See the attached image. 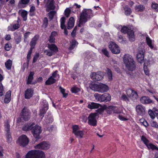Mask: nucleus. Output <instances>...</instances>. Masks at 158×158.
<instances>
[{
  "mask_svg": "<svg viewBox=\"0 0 158 158\" xmlns=\"http://www.w3.org/2000/svg\"><path fill=\"white\" fill-rule=\"evenodd\" d=\"M150 61L147 60H145L144 63L143 69H148V66L149 64Z\"/></svg>",
  "mask_w": 158,
  "mask_h": 158,
  "instance_id": "59",
  "label": "nucleus"
},
{
  "mask_svg": "<svg viewBox=\"0 0 158 158\" xmlns=\"http://www.w3.org/2000/svg\"><path fill=\"white\" fill-rule=\"evenodd\" d=\"M17 23L11 25L10 26L8 27V29L9 30L13 31L17 29L19 27V24L18 21H17Z\"/></svg>",
  "mask_w": 158,
  "mask_h": 158,
  "instance_id": "28",
  "label": "nucleus"
},
{
  "mask_svg": "<svg viewBox=\"0 0 158 158\" xmlns=\"http://www.w3.org/2000/svg\"><path fill=\"white\" fill-rule=\"evenodd\" d=\"M34 93V90L32 89L29 88L27 89L25 92V98L27 99H29L31 98Z\"/></svg>",
  "mask_w": 158,
  "mask_h": 158,
  "instance_id": "21",
  "label": "nucleus"
},
{
  "mask_svg": "<svg viewBox=\"0 0 158 158\" xmlns=\"http://www.w3.org/2000/svg\"><path fill=\"white\" fill-rule=\"evenodd\" d=\"M27 12L25 10H23L21 13V16L23 18L24 21H26L27 18Z\"/></svg>",
  "mask_w": 158,
  "mask_h": 158,
  "instance_id": "41",
  "label": "nucleus"
},
{
  "mask_svg": "<svg viewBox=\"0 0 158 158\" xmlns=\"http://www.w3.org/2000/svg\"><path fill=\"white\" fill-rule=\"evenodd\" d=\"M100 108H99L98 109L95 113H94V114H97V116L98 117L99 114H101L104 111V109L101 106Z\"/></svg>",
  "mask_w": 158,
  "mask_h": 158,
  "instance_id": "43",
  "label": "nucleus"
},
{
  "mask_svg": "<svg viewBox=\"0 0 158 158\" xmlns=\"http://www.w3.org/2000/svg\"><path fill=\"white\" fill-rule=\"evenodd\" d=\"M94 96L96 100L100 102H102V95L95 94Z\"/></svg>",
  "mask_w": 158,
  "mask_h": 158,
  "instance_id": "42",
  "label": "nucleus"
},
{
  "mask_svg": "<svg viewBox=\"0 0 158 158\" xmlns=\"http://www.w3.org/2000/svg\"><path fill=\"white\" fill-rule=\"evenodd\" d=\"M31 131L34 137L37 139L40 138V135L42 131L41 127L40 126L36 125L34 127L32 126Z\"/></svg>",
  "mask_w": 158,
  "mask_h": 158,
  "instance_id": "6",
  "label": "nucleus"
},
{
  "mask_svg": "<svg viewBox=\"0 0 158 158\" xmlns=\"http://www.w3.org/2000/svg\"><path fill=\"white\" fill-rule=\"evenodd\" d=\"M48 49L44 51V53L48 56H51L55 55L58 52L57 46L54 44H48Z\"/></svg>",
  "mask_w": 158,
  "mask_h": 158,
  "instance_id": "5",
  "label": "nucleus"
},
{
  "mask_svg": "<svg viewBox=\"0 0 158 158\" xmlns=\"http://www.w3.org/2000/svg\"><path fill=\"white\" fill-rule=\"evenodd\" d=\"M118 40L119 42L125 44L126 43V38L122 35L118 34Z\"/></svg>",
  "mask_w": 158,
  "mask_h": 158,
  "instance_id": "33",
  "label": "nucleus"
},
{
  "mask_svg": "<svg viewBox=\"0 0 158 158\" xmlns=\"http://www.w3.org/2000/svg\"><path fill=\"white\" fill-rule=\"evenodd\" d=\"M50 147V145L48 143L44 141L35 146V148L43 150H47Z\"/></svg>",
  "mask_w": 158,
  "mask_h": 158,
  "instance_id": "15",
  "label": "nucleus"
},
{
  "mask_svg": "<svg viewBox=\"0 0 158 158\" xmlns=\"http://www.w3.org/2000/svg\"><path fill=\"white\" fill-rule=\"evenodd\" d=\"M102 102H106L110 100V96L108 93H104L102 94Z\"/></svg>",
  "mask_w": 158,
  "mask_h": 158,
  "instance_id": "30",
  "label": "nucleus"
},
{
  "mask_svg": "<svg viewBox=\"0 0 158 158\" xmlns=\"http://www.w3.org/2000/svg\"><path fill=\"white\" fill-rule=\"evenodd\" d=\"M147 147L149 150L152 149V150H158V148L153 144L149 143Z\"/></svg>",
  "mask_w": 158,
  "mask_h": 158,
  "instance_id": "39",
  "label": "nucleus"
},
{
  "mask_svg": "<svg viewBox=\"0 0 158 158\" xmlns=\"http://www.w3.org/2000/svg\"><path fill=\"white\" fill-rule=\"evenodd\" d=\"M11 47H12L10 44H5L4 49L6 50L9 51Z\"/></svg>",
  "mask_w": 158,
  "mask_h": 158,
  "instance_id": "58",
  "label": "nucleus"
},
{
  "mask_svg": "<svg viewBox=\"0 0 158 158\" xmlns=\"http://www.w3.org/2000/svg\"><path fill=\"white\" fill-rule=\"evenodd\" d=\"M152 8L154 9L156 12L158 11V4L155 2H152Z\"/></svg>",
  "mask_w": 158,
  "mask_h": 158,
  "instance_id": "52",
  "label": "nucleus"
},
{
  "mask_svg": "<svg viewBox=\"0 0 158 158\" xmlns=\"http://www.w3.org/2000/svg\"><path fill=\"white\" fill-rule=\"evenodd\" d=\"M126 93L129 98L132 100L137 99L138 97L137 92L131 89H128L126 90Z\"/></svg>",
  "mask_w": 158,
  "mask_h": 158,
  "instance_id": "11",
  "label": "nucleus"
},
{
  "mask_svg": "<svg viewBox=\"0 0 158 158\" xmlns=\"http://www.w3.org/2000/svg\"><path fill=\"white\" fill-rule=\"evenodd\" d=\"M30 0H21L19 3L21 4H26L29 2Z\"/></svg>",
  "mask_w": 158,
  "mask_h": 158,
  "instance_id": "63",
  "label": "nucleus"
},
{
  "mask_svg": "<svg viewBox=\"0 0 158 158\" xmlns=\"http://www.w3.org/2000/svg\"><path fill=\"white\" fill-rule=\"evenodd\" d=\"M101 105L94 102H89L88 103L87 107L90 109H94L99 108Z\"/></svg>",
  "mask_w": 158,
  "mask_h": 158,
  "instance_id": "25",
  "label": "nucleus"
},
{
  "mask_svg": "<svg viewBox=\"0 0 158 158\" xmlns=\"http://www.w3.org/2000/svg\"><path fill=\"white\" fill-rule=\"evenodd\" d=\"M4 93L3 86L1 82H0V96L3 95Z\"/></svg>",
  "mask_w": 158,
  "mask_h": 158,
  "instance_id": "57",
  "label": "nucleus"
},
{
  "mask_svg": "<svg viewBox=\"0 0 158 158\" xmlns=\"http://www.w3.org/2000/svg\"><path fill=\"white\" fill-rule=\"evenodd\" d=\"M140 122L142 123L143 124L145 127H147L148 126V122L144 119H141Z\"/></svg>",
  "mask_w": 158,
  "mask_h": 158,
  "instance_id": "61",
  "label": "nucleus"
},
{
  "mask_svg": "<svg viewBox=\"0 0 158 158\" xmlns=\"http://www.w3.org/2000/svg\"><path fill=\"white\" fill-rule=\"evenodd\" d=\"M125 14L127 15H130L131 13V9L129 7V6L128 5L125 6L124 7Z\"/></svg>",
  "mask_w": 158,
  "mask_h": 158,
  "instance_id": "36",
  "label": "nucleus"
},
{
  "mask_svg": "<svg viewBox=\"0 0 158 158\" xmlns=\"http://www.w3.org/2000/svg\"><path fill=\"white\" fill-rule=\"evenodd\" d=\"M56 13V12L55 10L50 11L48 14L49 18L51 20L52 19Z\"/></svg>",
  "mask_w": 158,
  "mask_h": 158,
  "instance_id": "47",
  "label": "nucleus"
},
{
  "mask_svg": "<svg viewBox=\"0 0 158 158\" xmlns=\"http://www.w3.org/2000/svg\"><path fill=\"white\" fill-rule=\"evenodd\" d=\"M98 84L92 83H90L89 85V87L91 89L96 91H98Z\"/></svg>",
  "mask_w": 158,
  "mask_h": 158,
  "instance_id": "38",
  "label": "nucleus"
},
{
  "mask_svg": "<svg viewBox=\"0 0 158 158\" xmlns=\"http://www.w3.org/2000/svg\"><path fill=\"white\" fill-rule=\"evenodd\" d=\"M107 112L110 114L112 113H118V108L113 106H108L106 109Z\"/></svg>",
  "mask_w": 158,
  "mask_h": 158,
  "instance_id": "19",
  "label": "nucleus"
},
{
  "mask_svg": "<svg viewBox=\"0 0 158 158\" xmlns=\"http://www.w3.org/2000/svg\"><path fill=\"white\" fill-rule=\"evenodd\" d=\"M124 63L127 69H135L136 67L135 62L132 56L128 54H125L123 57Z\"/></svg>",
  "mask_w": 158,
  "mask_h": 158,
  "instance_id": "2",
  "label": "nucleus"
},
{
  "mask_svg": "<svg viewBox=\"0 0 158 158\" xmlns=\"http://www.w3.org/2000/svg\"><path fill=\"white\" fill-rule=\"evenodd\" d=\"M31 34V32L28 31L24 33L23 35L24 41L26 43L27 39L29 35Z\"/></svg>",
  "mask_w": 158,
  "mask_h": 158,
  "instance_id": "53",
  "label": "nucleus"
},
{
  "mask_svg": "<svg viewBox=\"0 0 158 158\" xmlns=\"http://www.w3.org/2000/svg\"><path fill=\"white\" fill-rule=\"evenodd\" d=\"M71 10L69 8H66L64 10V15L66 17H68L71 13Z\"/></svg>",
  "mask_w": 158,
  "mask_h": 158,
  "instance_id": "49",
  "label": "nucleus"
},
{
  "mask_svg": "<svg viewBox=\"0 0 158 158\" xmlns=\"http://www.w3.org/2000/svg\"><path fill=\"white\" fill-rule=\"evenodd\" d=\"M25 158H45V154L41 151L31 150L27 153Z\"/></svg>",
  "mask_w": 158,
  "mask_h": 158,
  "instance_id": "4",
  "label": "nucleus"
},
{
  "mask_svg": "<svg viewBox=\"0 0 158 158\" xmlns=\"http://www.w3.org/2000/svg\"><path fill=\"white\" fill-rule=\"evenodd\" d=\"M146 40L147 44L151 49H153V46L152 44V40L148 36L146 37Z\"/></svg>",
  "mask_w": 158,
  "mask_h": 158,
  "instance_id": "37",
  "label": "nucleus"
},
{
  "mask_svg": "<svg viewBox=\"0 0 158 158\" xmlns=\"http://www.w3.org/2000/svg\"><path fill=\"white\" fill-rule=\"evenodd\" d=\"M5 130L6 131V139L8 142L10 143L12 141V139L10 130V125L8 122L5 125Z\"/></svg>",
  "mask_w": 158,
  "mask_h": 158,
  "instance_id": "14",
  "label": "nucleus"
},
{
  "mask_svg": "<svg viewBox=\"0 0 158 158\" xmlns=\"http://www.w3.org/2000/svg\"><path fill=\"white\" fill-rule=\"evenodd\" d=\"M141 102L144 104H147L152 102V101L150 98L147 96H143L140 99Z\"/></svg>",
  "mask_w": 158,
  "mask_h": 158,
  "instance_id": "22",
  "label": "nucleus"
},
{
  "mask_svg": "<svg viewBox=\"0 0 158 158\" xmlns=\"http://www.w3.org/2000/svg\"><path fill=\"white\" fill-rule=\"evenodd\" d=\"M102 52L103 54L108 58L110 57L109 53L106 48H103L102 50Z\"/></svg>",
  "mask_w": 158,
  "mask_h": 158,
  "instance_id": "45",
  "label": "nucleus"
},
{
  "mask_svg": "<svg viewBox=\"0 0 158 158\" xmlns=\"http://www.w3.org/2000/svg\"><path fill=\"white\" fill-rule=\"evenodd\" d=\"M70 43L71 44L69 48V50H73L75 47L76 44H78L76 40L75 39L72 40Z\"/></svg>",
  "mask_w": 158,
  "mask_h": 158,
  "instance_id": "35",
  "label": "nucleus"
},
{
  "mask_svg": "<svg viewBox=\"0 0 158 158\" xmlns=\"http://www.w3.org/2000/svg\"><path fill=\"white\" fill-rule=\"evenodd\" d=\"M154 114L155 117H156L158 119V110L156 109H153Z\"/></svg>",
  "mask_w": 158,
  "mask_h": 158,
  "instance_id": "64",
  "label": "nucleus"
},
{
  "mask_svg": "<svg viewBox=\"0 0 158 158\" xmlns=\"http://www.w3.org/2000/svg\"><path fill=\"white\" fill-rule=\"evenodd\" d=\"M22 118L25 121H27L30 118V114L28 109L24 108L21 113Z\"/></svg>",
  "mask_w": 158,
  "mask_h": 158,
  "instance_id": "16",
  "label": "nucleus"
},
{
  "mask_svg": "<svg viewBox=\"0 0 158 158\" xmlns=\"http://www.w3.org/2000/svg\"><path fill=\"white\" fill-rule=\"evenodd\" d=\"M58 71L57 70H56L52 74V77L53 78H59V75L57 73V72Z\"/></svg>",
  "mask_w": 158,
  "mask_h": 158,
  "instance_id": "62",
  "label": "nucleus"
},
{
  "mask_svg": "<svg viewBox=\"0 0 158 158\" xmlns=\"http://www.w3.org/2000/svg\"><path fill=\"white\" fill-rule=\"evenodd\" d=\"M12 65V61L10 60H8L5 63V65L7 69H10Z\"/></svg>",
  "mask_w": 158,
  "mask_h": 158,
  "instance_id": "40",
  "label": "nucleus"
},
{
  "mask_svg": "<svg viewBox=\"0 0 158 158\" xmlns=\"http://www.w3.org/2000/svg\"><path fill=\"white\" fill-rule=\"evenodd\" d=\"M56 80L52 76L49 77L47 80L45 82V84L46 85H50L56 82Z\"/></svg>",
  "mask_w": 158,
  "mask_h": 158,
  "instance_id": "32",
  "label": "nucleus"
},
{
  "mask_svg": "<svg viewBox=\"0 0 158 158\" xmlns=\"http://www.w3.org/2000/svg\"><path fill=\"white\" fill-rule=\"evenodd\" d=\"M133 29L132 26H130L127 27L126 26H124L121 29V31L124 34L127 33L129 40L131 41H133L135 39Z\"/></svg>",
  "mask_w": 158,
  "mask_h": 158,
  "instance_id": "3",
  "label": "nucleus"
},
{
  "mask_svg": "<svg viewBox=\"0 0 158 158\" xmlns=\"http://www.w3.org/2000/svg\"><path fill=\"white\" fill-rule=\"evenodd\" d=\"M107 76L109 80H112V74L110 70H108L107 72Z\"/></svg>",
  "mask_w": 158,
  "mask_h": 158,
  "instance_id": "56",
  "label": "nucleus"
},
{
  "mask_svg": "<svg viewBox=\"0 0 158 158\" xmlns=\"http://www.w3.org/2000/svg\"><path fill=\"white\" fill-rule=\"evenodd\" d=\"M39 38V36L38 35H35L32 39L30 42V47L35 48V45L36 44Z\"/></svg>",
  "mask_w": 158,
  "mask_h": 158,
  "instance_id": "24",
  "label": "nucleus"
},
{
  "mask_svg": "<svg viewBox=\"0 0 158 158\" xmlns=\"http://www.w3.org/2000/svg\"><path fill=\"white\" fill-rule=\"evenodd\" d=\"M74 23L70 22H68L67 29H72L74 26Z\"/></svg>",
  "mask_w": 158,
  "mask_h": 158,
  "instance_id": "60",
  "label": "nucleus"
},
{
  "mask_svg": "<svg viewBox=\"0 0 158 158\" xmlns=\"http://www.w3.org/2000/svg\"><path fill=\"white\" fill-rule=\"evenodd\" d=\"M14 38L15 41L16 43L18 44L21 40L22 35L19 32H15L14 33Z\"/></svg>",
  "mask_w": 158,
  "mask_h": 158,
  "instance_id": "23",
  "label": "nucleus"
},
{
  "mask_svg": "<svg viewBox=\"0 0 158 158\" xmlns=\"http://www.w3.org/2000/svg\"><path fill=\"white\" fill-rule=\"evenodd\" d=\"M40 56L39 53H36L35 55L34 56L33 58V63H35L38 60Z\"/></svg>",
  "mask_w": 158,
  "mask_h": 158,
  "instance_id": "55",
  "label": "nucleus"
},
{
  "mask_svg": "<svg viewBox=\"0 0 158 158\" xmlns=\"http://www.w3.org/2000/svg\"><path fill=\"white\" fill-rule=\"evenodd\" d=\"M97 114L92 113L90 114L88 117V123L89 124L94 126H96L97 125V121L96 118Z\"/></svg>",
  "mask_w": 158,
  "mask_h": 158,
  "instance_id": "10",
  "label": "nucleus"
},
{
  "mask_svg": "<svg viewBox=\"0 0 158 158\" xmlns=\"http://www.w3.org/2000/svg\"><path fill=\"white\" fill-rule=\"evenodd\" d=\"M48 18L46 17H44L43 19L42 27L44 28H46L48 26Z\"/></svg>",
  "mask_w": 158,
  "mask_h": 158,
  "instance_id": "44",
  "label": "nucleus"
},
{
  "mask_svg": "<svg viewBox=\"0 0 158 158\" xmlns=\"http://www.w3.org/2000/svg\"><path fill=\"white\" fill-rule=\"evenodd\" d=\"M33 125L30 123L25 124L23 127L22 130L24 131H28L31 130Z\"/></svg>",
  "mask_w": 158,
  "mask_h": 158,
  "instance_id": "31",
  "label": "nucleus"
},
{
  "mask_svg": "<svg viewBox=\"0 0 158 158\" xmlns=\"http://www.w3.org/2000/svg\"><path fill=\"white\" fill-rule=\"evenodd\" d=\"M57 34V33L56 31H53L51 32L48 39V41L49 43H55V37L56 36Z\"/></svg>",
  "mask_w": 158,
  "mask_h": 158,
  "instance_id": "26",
  "label": "nucleus"
},
{
  "mask_svg": "<svg viewBox=\"0 0 158 158\" xmlns=\"http://www.w3.org/2000/svg\"><path fill=\"white\" fill-rule=\"evenodd\" d=\"M34 73L33 72H31L28 77V78L27 80V84L29 85L31 84L32 80L33 78V76Z\"/></svg>",
  "mask_w": 158,
  "mask_h": 158,
  "instance_id": "34",
  "label": "nucleus"
},
{
  "mask_svg": "<svg viewBox=\"0 0 158 158\" xmlns=\"http://www.w3.org/2000/svg\"><path fill=\"white\" fill-rule=\"evenodd\" d=\"M45 101V104L44 105L43 108L41 109L40 111V115L42 117V118L44 117V115L45 114L48 109V104L46 101Z\"/></svg>",
  "mask_w": 158,
  "mask_h": 158,
  "instance_id": "27",
  "label": "nucleus"
},
{
  "mask_svg": "<svg viewBox=\"0 0 158 158\" xmlns=\"http://www.w3.org/2000/svg\"><path fill=\"white\" fill-rule=\"evenodd\" d=\"M145 9L144 7L142 5H139L135 7L136 10L138 11L141 12L143 11Z\"/></svg>",
  "mask_w": 158,
  "mask_h": 158,
  "instance_id": "48",
  "label": "nucleus"
},
{
  "mask_svg": "<svg viewBox=\"0 0 158 158\" xmlns=\"http://www.w3.org/2000/svg\"><path fill=\"white\" fill-rule=\"evenodd\" d=\"M136 110L138 114L143 116L145 113V108L141 105H138L136 106Z\"/></svg>",
  "mask_w": 158,
  "mask_h": 158,
  "instance_id": "17",
  "label": "nucleus"
},
{
  "mask_svg": "<svg viewBox=\"0 0 158 158\" xmlns=\"http://www.w3.org/2000/svg\"><path fill=\"white\" fill-rule=\"evenodd\" d=\"M103 72L99 71L97 73H92L90 75V77L95 81H100L103 78Z\"/></svg>",
  "mask_w": 158,
  "mask_h": 158,
  "instance_id": "13",
  "label": "nucleus"
},
{
  "mask_svg": "<svg viewBox=\"0 0 158 158\" xmlns=\"http://www.w3.org/2000/svg\"><path fill=\"white\" fill-rule=\"evenodd\" d=\"M11 92L10 91H8L6 93L4 100V102L5 103H8L10 102L11 100Z\"/></svg>",
  "mask_w": 158,
  "mask_h": 158,
  "instance_id": "29",
  "label": "nucleus"
},
{
  "mask_svg": "<svg viewBox=\"0 0 158 158\" xmlns=\"http://www.w3.org/2000/svg\"><path fill=\"white\" fill-rule=\"evenodd\" d=\"M54 3V0H47L46 4L47 11L49 12L50 10H53L55 9Z\"/></svg>",
  "mask_w": 158,
  "mask_h": 158,
  "instance_id": "18",
  "label": "nucleus"
},
{
  "mask_svg": "<svg viewBox=\"0 0 158 158\" xmlns=\"http://www.w3.org/2000/svg\"><path fill=\"white\" fill-rule=\"evenodd\" d=\"M108 89L109 88L108 86L102 83H100L98 84V92L104 93L107 91Z\"/></svg>",
  "mask_w": 158,
  "mask_h": 158,
  "instance_id": "20",
  "label": "nucleus"
},
{
  "mask_svg": "<svg viewBox=\"0 0 158 158\" xmlns=\"http://www.w3.org/2000/svg\"><path fill=\"white\" fill-rule=\"evenodd\" d=\"M71 91L73 93H76L79 92L80 89L79 88L76 86H74L71 89Z\"/></svg>",
  "mask_w": 158,
  "mask_h": 158,
  "instance_id": "50",
  "label": "nucleus"
},
{
  "mask_svg": "<svg viewBox=\"0 0 158 158\" xmlns=\"http://www.w3.org/2000/svg\"><path fill=\"white\" fill-rule=\"evenodd\" d=\"M141 140L147 146L149 143V141L144 136H142L141 138Z\"/></svg>",
  "mask_w": 158,
  "mask_h": 158,
  "instance_id": "46",
  "label": "nucleus"
},
{
  "mask_svg": "<svg viewBox=\"0 0 158 158\" xmlns=\"http://www.w3.org/2000/svg\"><path fill=\"white\" fill-rule=\"evenodd\" d=\"M73 133L78 138H83L84 135V132L83 131L80 130L77 126L74 125L73 126Z\"/></svg>",
  "mask_w": 158,
  "mask_h": 158,
  "instance_id": "9",
  "label": "nucleus"
},
{
  "mask_svg": "<svg viewBox=\"0 0 158 158\" xmlns=\"http://www.w3.org/2000/svg\"><path fill=\"white\" fill-rule=\"evenodd\" d=\"M93 16L92 10L91 9H84L80 14L78 18V26L81 27V26H84L88 20H90Z\"/></svg>",
  "mask_w": 158,
  "mask_h": 158,
  "instance_id": "1",
  "label": "nucleus"
},
{
  "mask_svg": "<svg viewBox=\"0 0 158 158\" xmlns=\"http://www.w3.org/2000/svg\"><path fill=\"white\" fill-rule=\"evenodd\" d=\"M121 99L123 101L129 102L130 100L129 98L125 94H123L121 97Z\"/></svg>",
  "mask_w": 158,
  "mask_h": 158,
  "instance_id": "51",
  "label": "nucleus"
},
{
  "mask_svg": "<svg viewBox=\"0 0 158 158\" xmlns=\"http://www.w3.org/2000/svg\"><path fill=\"white\" fill-rule=\"evenodd\" d=\"M18 142L21 146H25L28 144L29 142L28 139L26 135H23L19 138Z\"/></svg>",
  "mask_w": 158,
  "mask_h": 158,
  "instance_id": "12",
  "label": "nucleus"
},
{
  "mask_svg": "<svg viewBox=\"0 0 158 158\" xmlns=\"http://www.w3.org/2000/svg\"><path fill=\"white\" fill-rule=\"evenodd\" d=\"M145 50L144 48H139L136 55V58L139 62L142 63L144 60Z\"/></svg>",
  "mask_w": 158,
  "mask_h": 158,
  "instance_id": "7",
  "label": "nucleus"
},
{
  "mask_svg": "<svg viewBox=\"0 0 158 158\" xmlns=\"http://www.w3.org/2000/svg\"><path fill=\"white\" fill-rule=\"evenodd\" d=\"M148 113L152 119H154L155 118L153 109V110H149Z\"/></svg>",
  "mask_w": 158,
  "mask_h": 158,
  "instance_id": "54",
  "label": "nucleus"
},
{
  "mask_svg": "<svg viewBox=\"0 0 158 158\" xmlns=\"http://www.w3.org/2000/svg\"><path fill=\"white\" fill-rule=\"evenodd\" d=\"M109 48L113 54H118L120 52L119 48L114 42H112L109 45Z\"/></svg>",
  "mask_w": 158,
  "mask_h": 158,
  "instance_id": "8",
  "label": "nucleus"
}]
</instances>
